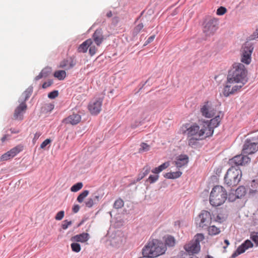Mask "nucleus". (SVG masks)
I'll list each match as a JSON object with an SVG mask.
<instances>
[{"mask_svg":"<svg viewBox=\"0 0 258 258\" xmlns=\"http://www.w3.org/2000/svg\"><path fill=\"white\" fill-rule=\"evenodd\" d=\"M247 71L244 66L241 63L234 64L229 71L227 80L228 83H237L236 86H241V88L247 82Z\"/></svg>","mask_w":258,"mask_h":258,"instance_id":"f257e3e1","label":"nucleus"},{"mask_svg":"<svg viewBox=\"0 0 258 258\" xmlns=\"http://www.w3.org/2000/svg\"><path fill=\"white\" fill-rule=\"evenodd\" d=\"M227 199L226 190L220 185L215 186L212 189L210 196V203L213 206L222 205Z\"/></svg>","mask_w":258,"mask_h":258,"instance_id":"f03ea898","label":"nucleus"},{"mask_svg":"<svg viewBox=\"0 0 258 258\" xmlns=\"http://www.w3.org/2000/svg\"><path fill=\"white\" fill-rule=\"evenodd\" d=\"M242 172L239 168L232 166L227 171L224 177L225 183L229 186L237 185L240 180Z\"/></svg>","mask_w":258,"mask_h":258,"instance_id":"7ed1b4c3","label":"nucleus"},{"mask_svg":"<svg viewBox=\"0 0 258 258\" xmlns=\"http://www.w3.org/2000/svg\"><path fill=\"white\" fill-rule=\"evenodd\" d=\"M186 127L188 137H199L200 139H205L207 137L206 136V128H205L203 123L200 125L197 124L187 125Z\"/></svg>","mask_w":258,"mask_h":258,"instance_id":"20e7f679","label":"nucleus"},{"mask_svg":"<svg viewBox=\"0 0 258 258\" xmlns=\"http://www.w3.org/2000/svg\"><path fill=\"white\" fill-rule=\"evenodd\" d=\"M223 116V113L221 112H219V114L214 118L211 119L210 121L207 120L203 122L205 128H206L207 137H209L212 136L214 133V128L219 125Z\"/></svg>","mask_w":258,"mask_h":258,"instance_id":"39448f33","label":"nucleus"},{"mask_svg":"<svg viewBox=\"0 0 258 258\" xmlns=\"http://www.w3.org/2000/svg\"><path fill=\"white\" fill-rule=\"evenodd\" d=\"M218 23L216 19L210 18L204 23L203 32L206 36L213 35L218 28Z\"/></svg>","mask_w":258,"mask_h":258,"instance_id":"423d86ee","label":"nucleus"},{"mask_svg":"<svg viewBox=\"0 0 258 258\" xmlns=\"http://www.w3.org/2000/svg\"><path fill=\"white\" fill-rule=\"evenodd\" d=\"M103 99L94 98L89 103L88 108L92 115H96L101 110Z\"/></svg>","mask_w":258,"mask_h":258,"instance_id":"0eeeda50","label":"nucleus"},{"mask_svg":"<svg viewBox=\"0 0 258 258\" xmlns=\"http://www.w3.org/2000/svg\"><path fill=\"white\" fill-rule=\"evenodd\" d=\"M250 161V159L247 155L242 153V154L236 155L230 159L229 163L231 165V167L234 166L239 168V165H245L249 162Z\"/></svg>","mask_w":258,"mask_h":258,"instance_id":"6e6552de","label":"nucleus"},{"mask_svg":"<svg viewBox=\"0 0 258 258\" xmlns=\"http://www.w3.org/2000/svg\"><path fill=\"white\" fill-rule=\"evenodd\" d=\"M198 219L200 220L199 227L207 229L211 223L213 218L209 212L203 210L199 214Z\"/></svg>","mask_w":258,"mask_h":258,"instance_id":"1a4fd4ad","label":"nucleus"},{"mask_svg":"<svg viewBox=\"0 0 258 258\" xmlns=\"http://www.w3.org/2000/svg\"><path fill=\"white\" fill-rule=\"evenodd\" d=\"M254 141V138L245 141L242 149L243 154H252L258 150V143L253 142Z\"/></svg>","mask_w":258,"mask_h":258,"instance_id":"9d476101","label":"nucleus"},{"mask_svg":"<svg viewBox=\"0 0 258 258\" xmlns=\"http://www.w3.org/2000/svg\"><path fill=\"white\" fill-rule=\"evenodd\" d=\"M253 49L252 45L249 43H245L242 48L241 61L248 64L251 60V54Z\"/></svg>","mask_w":258,"mask_h":258,"instance_id":"9b49d317","label":"nucleus"},{"mask_svg":"<svg viewBox=\"0 0 258 258\" xmlns=\"http://www.w3.org/2000/svg\"><path fill=\"white\" fill-rule=\"evenodd\" d=\"M202 115L206 118H211L216 113V109L209 102H207L201 108Z\"/></svg>","mask_w":258,"mask_h":258,"instance_id":"f8f14e48","label":"nucleus"},{"mask_svg":"<svg viewBox=\"0 0 258 258\" xmlns=\"http://www.w3.org/2000/svg\"><path fill=\"white\" fill-rule=\"evenodd\" d=\"M200 244L197 242H194L192 240L189 242L184 246V249L188 255L194 253H197L200 250Z\"/></svg>","mask_w":258,"mask_h":258,"instance_id":"ddd939ff","label":"nucleus"},{"mask_svg":"<svg viewBox=\"0 0 258 258\" xmlns=\"http://www.w3.org/2000/svg\"><path fill=\"white\" fill-rule=\"evenodd\" d=\"M253 246V243L249 240H246L233 253L230 258H235L239 254L244 253L246 250Z\"/></svg>","mask_w":258,"mask_h":258,"instance_id":"4468645a","label":"nucleus"},{"mask_svg":"<svg viewBox=\"0 0 258 258\" xmlns=\"http://www.w3.org/2000/svg\"><path fill=\"white\" fill-rule=\"evenodd\" d=\"M156 242L154 239L149 242L142 249L143 255L149 256L150 258L155 257L154 254L156 250Z\"/></svg>","mask_w":258,"mask_h":258,"instance_id":"2eb2a0df","label":"nucleus"},{"mask_svg":"<svg viewBox=\"0 0 258 258\" xmlns=\"http://www.w3.org/2000/svg\"><path fill=\"white\" fill-rule=\"evenodd\" d=\"M27 108V106L26 103L21 102L15 110L14 113L15 119L22 120L23 119V113L26 111Z\"/></svg>","mask_w":258,"mask_h":258,"instance_id":"dca6fc26","label":"nucleus"},{"mask_svg":"<svg viewBox=\"0 0 258 258\" xmlns=\"http://www.w3.org/2000/svg\"><path fill=\"white\" fill-rule=\"evenodd\" d=\"M231 83H228V82L227 81L226 85L224 88L223 94L226 97L235 93V92L241 88V86L235 85L232 87L231 89H230V88L231 87Z\"/></svg>","mask_w":258,"mask_h":258,"instance_id":"f3484780","label":"nucleus"},{"mask_svg":"<svg viewBox=\"0 0 258 258\" xmlns=\"http://www.w3.org/2000/svg\"><path fill=\"white\" fill-rule=\"evenodd\" d=\"M154 242H156V250L154 254V256L155 257L164 253L167 248L164 243L159 241L157 239H154Z\"/></svg>","mask_w":258,"mask_h":258,"instance_id":"a211bd4d","label":"nucleus"},{"mask_svg":"<svg viewBox=\"0 0 258 258\" xmlns=\"http://www.w3.org/2000/svg\"><path fill=\"white\" fill-rule=\"evenodd\" d=\"M81 115L73 112L72 114H71L67 118H66V123H69L71 124L75 125L81 121Z\"/></svg>","mask_w":258,"mask_h":258,"instance_id":"6ab92c4d","label":"nucleus"},{"mask_svg":"<svg viewBox=\"0 0 258 258\" xmlns=\"http://www.w3.org/2000/svg\"><path fill=\"white\" fill-rule=\"evenodd\" d=\"M93 38L97 45L99 46L104 40L102 29H97L93 35Z\"/></svg>","mask_w":258,"mask_h":258,"instance_id":"aec40b11","label":"nucleus"},{"mask_svg":"<svg viewBox=\"0 0 258 258\" xmlns=\"http://www.w3.org/2000/svg\"><path fill=\"white\" fill-rule=\"evenodd\" d=\"M188 162V156L186 155H181L177 158L176 160L174 161V163L177 168H180L186 165Z\"/></svg>","mask_w":258,"mask_h":258,"instance_id":"412c9836","label":"nucleus"},{"mask_svg":"<svg viewBox=\"0 0 258 258\" xmlns=\"http://www.w3.org/2000/svg\"><path fill=\"white\" fill-rule=\"evenodd\" d=\"M203 139H200L199 137H188V145L192 148L197 149L201 147V145L199 142V140Z\"/></svg>","mask_w":258,"mask_h":258,"instance_id":"4be33fe9","label":"nucleus"},{"mask_svg":"<svg viewBox=\"0 0 258 258\" xmlns=\"http://www.w3.org/2000/svg\"><path fill=\"white\" fill-rule=\"evenodd\" d=\"M89 239V235L87 233H83L78 234L72 237V241L76 242H85Z\"/></svg>","mask_w":258,"mask_h":258,"instance_id":"5701e85b","label":"nucleus"},{"mask_svg":"<svg viewBox=\"0 0 258 258\" xmlns=\"http://www.w3.org/2000/svg\"><path fill=\"white\" fill-rule=\"evenodd\" d=\"M52 72V69L50 67H46L44 68L40 74L35 78V81H38L42 78H46L49 76Z\"/></svg>","mask_w":258,"mask_h":258,"instance_id":"b1692460","label":"nucleus"},{"mask_svg":"<svg viewBox=\"0 0 258 258\" xmlns=\"http://www.w3.org/2000/svg\"><path fill=\"white\" fill-rule=\"evenodd\" d=\"M93 41L91 39H88L83 42L78 47V50L79 52H86L88 47L92 45Z\"/></svg>","mask_w":258,"mask_h":258,"instance_id":"393cba45","label":"nucleus"},{"mask_svg":"<svg viewBox=\"0 0 258 258\" xmlns=\"http://www.w3.org/2000/svg\"><path fill=\"white\" fill-rule=\"evenodd\" d=\"M175 239L174 237L171 235H167L165 237L164 244L169 247H173L175 244Z\"/></svg>","mask_w":258,"mask_h":258,"instance_id":"a878e982","label":"nucleus"},{"mask_svg":"<svg viewBox=\"0 0 258 258\" xmlns=\"http://www.w3.org/2000/svg\"><path fill=\"white\" fill-rule=\"evenodd\" d=\"M150 167L149 166L147 165L145 166L143 169V171L139 174L137 181H139L143 179L150 172Z\"/></svg>","mask_w":258,"mask_h":258,"instance_id":"bb28decb","label":"nucleus"},{"mask_svg":"<svg viewBox=\"0 0 258 258\" xmlns=\"http://www.w3.org/2000/svg\"><path fill=\"white\" fill-rule=\"evenodd\" d=\"M23 147L22 145H19L9 151V153H10L11 155V157L13 158L18 153L22 151L23 150Z\"/></svg>","mask_w":258,"mask_h":258,"instance_id":"cd10ccee","label":"nucleus"},{"mask_svg":"<svg viewBox=\"0 0 258 258\" xmlns=\"http://www.w3.org/2000/svg\"><path fill=\"white\" fill-rule=\"evenodd\" d=\"M169 165L168 162H165L158 166V167L155 168L154 169L152 170V172L155 174H158L164 169L167 168Z\"/></svg>","mask_w":258,"mask_h":258,"instance_id":"c85d7f7f","label":"nucleus"},{"mask_svg":"<svg viewBox=\"0 0 258 258\" xmlns=\"http://www.w3.org/2000/svg\"><path fill=\"white\" fill-rule=\"evenodd\" d=\"M32 92H33V87L30 86L23 93L22 96H24V99L23 101H22L21 102H24L26 103V102L28 100V99L31 95Z\"/></svg>","mask_w":258,"mask_h":258,"instance_id":"c756f323","label":"nucleus"},{"mask_svg":"<svg viewBox=\"0 0 258 258\" xmlns=\"http://www.w3.org/2000/svg\"><path fill=\"white\" fill-rule=\"evenodd\" d=\"M235 192L237 195L236 197L240 199L245 195L246 189L245 187L240 186L235 190Z\"/></svg>","mask_w":258,"mask_h":258,"instance_id":"7c9ffc66","label":"nucleus"},{"mask_svg":"<svg viewBox=\"0 0 258 258\" xmlns=\"http://www.w3.org/2000/svg\"><path fill=\"white\" fill-rule=\"evenodd\" d=\"M209 234L211 235H216L219 234L221 232L219 228H217L215 226H211L208 227Z\"/></svg>","mask_w":258,"mask_h":258,"instance_id":"2f4dec72","label":"nucleus"},{"mask_svg":"<svg viewBox=\"0 0 258 258\" xmlns=\"http://www.w3.org/2000/svg\"><path fill=\"white\" fill-rule=\"evenodd\" d=\"M76 64V60L74 58L69 57L66 60V70L73 68Z\"/></svg>","mask_w":258,"mask_h":258,"instance_id":"473e14b6","label":"nucleus"},{"mask_svg":"<svg viewBox=\"0 0 258 258\" xmlns=\"http://www.w3.org/2000/svg\"><path fill=\"white\" fill-rule=\"evenodd\" d=\"M89 193V190H84L82 192H81L77 198V201L79 203H82L84 200V199L88 195Z\"/></svg>","mask_w":258,"mask_h":258,"instance_id":"72a5a7b5","label":"nucleus"},{"mask_svg":"<svg viewBox=\"0 0 258 258\" xmlns=\"http://www.w3.org/2000/svg\"><path fill=\"white\" fill-rule=\"evenodd\" d=\"M124 202L121 199H118L116 200L113 204L114 208L118 209L122 208L123 206Z\"/></svg>","mask_w":258,"mask_h":258,"instance_id":"f704fd0d","label":"nucleus"},{"mask_svg":"<svg viewBox=\"0 0 258 258\" xmlns=\"http://www.w3.org/2000/svg\"><path fill=\"white\" fill-rule=\"evenodd\" d=\"M82 187L83 183L82 182H78L72 186L71 190L73 192H77L81 189Z\"/></svg>","mask_w":258,"mask_h":258,"instance_id":"c9c22d12","label":"nucleus"},{"mask_svg":"<svg viewBox=\"0 0 258 258\" xmlns=\"http://www.w3.org/2000/svg\"><path fill=\"white\" fill-rule=\"evenodd\" d=\"M179 258H198L197 256L194 255V254H191V255H188L187 253L184 252L183 251H181L178 255Z\"/></svg>","mask_w":258,"mask_h":258,"instance_id":"e433bc0d","label":"nucleus"},{"mask_svg":"<svg viewBox=\"0 0 258 258\" xmlns=\"http://www.w3.org/2000/svg\"><path fill=\"white\" fill-rule=\"evenodd\" d=\"M71 248L73 251L79 252L81 250L80 244L77 242H73L71 244Z\"/></svg>","mask_w":258,"mask_h":258,"instance_id":"4c0bfd02","label":"nucleus"},{"mask_svg":"<svg viewBox=\"0 0 258 258\" xmlns=\"http://www.w3.org/2000/svg\"><path fill=\"white\" fill-rule=\"evenodd\" d=\"M141 148L139 149L140 152L148 151L150 150V147L149 145L145 143H142L141 144Z\"/></svg>","mask_w":258,"mask_h":258,"instance_id":"58836bf2","label":"nucleus"},{"mask_svg":"<svg viewBox=\"0 0 258 258\" xmlns=\"http://www.w3.org/2000/svg\"><path fill=\"white\" fill-rule=\"evenodd\" d=\"M63 74H64V70L56 71L54 73L53 75L55 78H56L60 80H62L63 79V76H62Z\"/></svg>","mask_w":258,"mask_h":258,"instance_id":"ea45409f","label":"nucleus"},{"mask_svg":"<svg viewBox=\"0 0 258 258\" xmlns=\"http://www.w3.org/2000/svg\"><path fill=\"white\" fill-rule=\"evenodd\" d=\"M13 157H11V155L10 153H9V152L8 151L7 153L4 154L1 157L0 160L1 161H7L11 158H12Z\"/></svg>","mask_w":258,"mask_h":258,"instance_id":"a19ab883","label":"nucleus"},{"mask_svg":"<svg viewBox=\"0 0 258 258\" xmlns=\"http://www.w3.org/2000/svg\"><path fill=\"white\" fill-rule=\"evenodd\" d=\"M214 221L220 223H221L223 221H225V218L223 217H221L220 215H218L216 217H214V216L212 217Z\"/></svg>","mask_w":258,"mask_h":258,"instance_id":"79ce46f5","label":"nucleus"},{"mask_svg":"<svg viewBox=\"0 0 258 258\" xmlns=\"http://www.w3.org/2000/svg\"><path fill=\"white\" fill-rule=\"evenodd\" d=\"M144 25L142 23L138 24L134 30V34H137L143 28Z\"/></svg>","mask_w":258,"mask_h":258,"instance_id":"37998d69","label":"nucleus"},{"mask_svg":"<svg viewBox=\"0 0 258 258\" xmlns=\"http://www.w3.org/2000/svg\"><path fill=\"white\" fill-rule=\"evenodd\" d=\"M195 239L192 240L194 242H197L199 244H200V242L204 239V237L202 234H197L195 236Z\"/></svg>","mask_w":258,"mask_h":258,"instance_id":"c03bdc74","label":"nucleus"},{"mask_svg":"<svg viewBox=\"0 0 258 258\" xmlns=\"http://www.w3.org/2000/svg\"><path fill=\"white\" fill-rule=\"evenodd\" d=\"M236 197L237 195L235 194V192L234 194L233 192H230L229 193L228 197L227 196V198L230 202H234L236 200V199H238Z\"/></svg>","mask_w":258,"mask_h":258,"instance_id":"a18cd8bd","label":"nucleus"},{"mask_svg":"<svg viewBox=\"0 0 258 258\" xmlns=\"http://www.w3.org/2000/svg\"><path fill=\"white\" fill-rule=\"evenodd\" d=\"M94 204H96L95 202L91 198H89L85 202V205L88 208H91Z\"/></svg>","mask_w":258,"mask_h":258,"instance_id":"49530a36","label":"nucleus"},{"mask_svg":"<svg viewBox=\"0 0 258 258\" xmlns=\"http://www.w3.org/2000/svg\"><path fill=\"white\" fill-rule=\"evenodd\" d=\"M58 95V92L57 90H54L51 92H50L48 94V97L50 99H54Z\"/></svg>","mask_w":258,"mask_h":258,"instance_id":"de8ad7c7","label":"nucleus"},{"mask_svg":"<svg viewBox=\"0 0 258 258\" xmlns=\"http://www.w3.org/2000/svg\"><path fill=\"white\" fill-rule=\"evenodd\" d=\"M158 178H159V176L158 175H151L149 177V178L148 179V180L149 181V182L150 183H153L156 182L158 179Z\"/></svg>","mask_w":258,"mask_h":258,"instance_id":"09e8293b","label":"nucleus"},{"mask_svg":"<svg viewBox=\"0 0 258 258\" xmlns=\"http://www.w3.org/2000/svg\"><path fill=\"white\" fill-rule=\"evenodd\" d=\"M51 142V140L50 139H47L45 141H44L40 145V148L45 149V148L48 145H49Z\"/></svg>","mask_w":258,"mask_h":258,"instance_id":"8fccbe9b","label":"nucleus"},{"mask_svg":"<svg viewBox=\"0 0 258 258\" xmlns=\"http://www.w3.org/2000/svg\"><path fill=\"white\" fill-rule=\"evenodd\" d=\"M226 12V9L223 7H220L217 9V14L218 15H223Z\"/></svg>","mask_w":258,"mask_h":258,"instance_id":"3c124183","label":"nucleus"},{"mask_svg":"<svg viewBox=\"0 0 258 258\" xmlns=\"http://www.w3.org/2000/svg\"><path fill=\"white\" fill-rule=\"evenodd\" d=\"M64 211H60L59 212L57 213L55 217V219L56 220H60L62 219V218L64 216Z\"/></svg>","mask_w":258,"mask_h":258,"instance_id":"603ef678","label":"nucleus"},{"mask_svg":"<svg viewBox=\"0 0 258 258\" xmlns=\"http://www.w3.org/2000/svg\"><path fill=\"white\" fill-rule=\"evenodd\" d=\"M182 174V172L180 171H176L172 172L171 176H172V179H175L179 177Z\"/></svg>","mask_w":258,"mask_h":258,"instance_id":"864d4df0","label":"nucleus"},{"mask_svg":"<svg viewBox=\"0 0 258 258\" xmlns=\"http://www.w3.org/2000/svg\"><path fill=\"white\" fill-rule=\"evenodd\" d=\"M53 83V81L52 80H49L47 82H44L43 84H42V87L43 88V89H46L47 88V87L50 86Z\"/></svg>","mask_w":258,"mask_h":258,"instance_id":"5fc2aeb1","label":"nucleus"},{"mask_svg":"<svg viewBox=\"0 0 258 258\" xmlns=\"http://www.w3.org/2000/svg\"><path fill=\"white\" fill-rule=\"evenodd\" d=\"M250 237L256 245H258V235L256 234H253L251 235Z\"/></svg>","mask_w":258,"mask_h":258,"instance_id":"6e6d98bb","label":"nucleus"},{"mask_svg":"<svg viewBox=\"0 0 258 258\" xmlns=\"http://www.w3.org/2000/svg\"><path fill=\"white\" fill-rule=\"evenodd\" d=\"M91 198L93 199L94 201L95 202L96 204L98 202L99 200L101 199V197L98 194H94L92 195Z\"/></svg>","mask_w":258,"mask_h":258,"instance_id":"4d7b16f0","label":"nucleus"},{"mask_svg":"<svg viewBox=\"0 0 258 258\" xmlns=\"http://www.w3.org/2000/svg\"><path fill=\"white\" fill-rule=\"evenodd\" d=\"M54 105L52 103H48L46 105V109L47 111H51L54 108Z\"/></svg>","mask_w":258,"mask_h":258,"instance_id":"13d9d810","label":"nucleus"},{"mask_svg":"<svg viewBox=\"0 0 258 258\" xmlns=\"http://www.w3.org/2000/svg\"><path fill=\"white\" fill-rule=\"evenodd\" d=\"M90 47L89 48V53L91 55H93L96 53V47L95 46H90Z\"/></svg>","mask_w":258,"mask_h":258,"instance_id":"bf43d9fd","label":"nucleus"},{"mask_svg":"<svg viewBox=\"0 0 258 258\" xmlns=\"http://www.w3.org/2000/svg\"><path fill=\"white\" fill-rule=\"evenodd\" d=\"M41 135V133L40 132H36L34 136L33 142V143L35 142L38 138L40 137V136Z\"/></svg>","mask_w":258,"mask_h":258,"instance_id":"052dcab7","label":"nucleus"},{"mask_svg":"<svg viewBox=\"0 0 258 258\" xmlns=\"http://www.w3.org/2000/svg\"><path fill=\"white\" fill-rule=\"evenodd\" d=\"M155 37V35H152V36H151L150 37H149L148 38V39H147V40L145 42L144 45H146L148 44L149 43H151V42H152L153 41V40L154 39Z\"/></svg>","mask_w":258,"mask_h":258,"instance_id":"680f3d73","label":"nucleus"},{"mask_svg":"<svg viewBox=\"0 0 258 258\" xmlns=\"http://www.w3.org/2000/svg\"><path fill=\"white\" fill-rule=\"evenodd\" d=\"M79 209L80 206L78 205H76L73 208V211L74 213H76L79 211Z\"/></svg>","mask_w":258,"mask_h":258,"instance_id":"e2e57ef3","label":"nucleus"},{"mask_svg":"<svg viewBox=\"0 0 258 258\" xmlns=\"http://www.w3.org/2000/svg\"><path fill=\"white\" fill-rule=\"evenodd\" d=\"M141 124V121H135V122L134 123H133L131 125L132 127L133 128H135L136 127H137L138 126H139V125Z\"/></svg>","mask_w":258,"mask_h":258,"instance_id":"0e129e2a","label":"nucleus"},{"mask_svg":"<svg viewBox=\"0 0 258 258\" xmlns=\"http://www.w3.org/2000/svg\"><path fill=\"white\" fill-rule=\"evenodd\" d=\"M172 172H167L164 174V177L168 179H172Z\"/></svg>","mask_w":258,"mask_h":258,"instance_id":"69168bd1","label":"nucleus"},{"mask_svg":"<svg viewBox=\"0 0 258 258\" xmlns=\"http://www.w3.org/2000/svg\"><path fill=\"white\" fill-rule=\"evenodd\" d=\"M252 39H257L258 38V28L255 30V31L253 33V35L252 36Z\"/></svg>","mask_w":258,"mask_h":258,"instance_id":"338daca9","label":"nucleus"},{"mask_svg":"<svg viewBox=\"0 0 258 258\" xmlns=\"http://www.w3.org/2000/svg\"><path fill=\"white\" fill-rule=\"evenodd\" d=\"M72 224V221H67L66 220V229Z\"/></svg>","mask_w":258,"mask_h":258,"instance_id":"774afa93","label":"nucleus"}]
</instances>
